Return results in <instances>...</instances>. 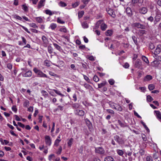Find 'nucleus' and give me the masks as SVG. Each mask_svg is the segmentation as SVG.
<instances>
[{"label":"nucleus","mask_w":161,"mask_h":161,"mask_svg":"<svg viewBox=\"0 0 161 161\" xmlns=\"http://www.w3.org/2000/svg\"><path fill=\"white\" fill-rule=\"evenodd\" d=\"M99 25H100L101 29L103 31H105L107 28V25L104 23L103 20H99L97 22L96 27L98 28Z\"/></svg>","instance_id":"obj_1"},{"label":"nucleus","mask_w":161,"mask_h":161,"mask_svg":"<svg viewBox=\"0 0 161 161\" xmlns=\"http://www.w3.org/2000/svg\"><path fill=\"white\" fill-rule=\"evenodd\" d=\"M33 71L35 74L38 75V76L39 77H42V78H49V77L47 76L46 74H44L41 70L38 69L36 68H34L33 69Z\"/></svg>","instance_id":"obj_2"},{"label":"nucleus","mask_w":161,"mask_h":161,"mask_svg":"<svg viewBox=\"0 0 161 161\" xmlns=\"http://www.w3.org/2000/svg\"><path fill=\"white\" fill-rule=\"evenodd\" d=\"M45 141L46 144L48 146H50L52 144V139L49 136H45Z\"/></svg>","instance_id":"obj_3"},{"label":"nucleus","mask_w":161,"mask_h":161,"mask_svg":"<svg viewBox=\"0 0 161 161\" xmlns=\"http://www.w3.org/2000/svg\"><path fill=\"white\" fill-rule=\"evenodd\" d=\"M74 113L76 115L80 116H82L84 115L85 112L84 111L81 109H76L74 111Z\"/></svg>","instance_id":"obj_4"},{"label":"nucleus","mask_w":161,"mask_h":161,"mask_svg":"<svg viewBox=\"0 0 161 161\" xmlns=\"http://www.w3.org/2000/svg\"><path fill=\"white\" fill-rule=\"evenodd\" d=\"M95 152L100 154H103L105 153L104 149L101 147H96L95 148Z\"/></svg>","instance_id":"obj_5"},{"label":"nucleus","mask_w":161,"mask_h":161,"mask_svg":"<svg viewBox=\"0 0 161 161\" xmlns=\"http://www.w3.org/2000/svg\"><path fill=\"white\" fill-rule=\"evenodd\" d=\"M108 14L113 18L115 17L114 12L113 9L110 8H108L106 9Z\"/></svg>","instance_id":"obj_6"},{"label":"nucleus","mask_w":161,"mask_h":161,"mask_svg":"<svg viewBox=\"0 0 161 161\" xmlns=\"http://www.w3.org/2000/svg\"><path fill=\"white\" fill-rule=\"evenodd\" d=\"M161 14L158 12V10H157V11L156 15L155 17V20H154L155 24H156L157 22H159L161 19Z\"/></svg>","instance_id":"obj_7"},{"label":"nucleus","mask_w":161,"mask_h":161,"mask_svg":"<svg viewBox=\"0 0 161 161\" xmlns=\"http://www.w3.org/2000/svg\"><path fill=\"white\" fill-rule=\"evenodd\" d=\"M133 26L137 28L142 29H144L145 28V26L144 25L138 23H134Z\"/></svg>","instance_id":"obj_8"},{"label":"nucleus","mask_w":161,"mask_h":161,"mask_svg":"<svg viewBox=\"0 0 161 161\" xmlns=\"http://www.w3.org/2000/svg\"><path fill=\"white\" fill-rule=\"evenodd\" d=\"M161 51V45H158L154 51V54L157 55L159 54Z\"/></svg>","instance_id":"obj_9"},{"label":"nucleus","mask_w":161,"mask_h":161,"mask_svg":"<svg viewBox=\"0 0 161 161\" xmlns=\"http://www.w3.org/2000/svg\"><path fill=\"white\" fill-rule=\"evenodd\" d=\"M147 9L146 7H142L139 9V12L142 14H145L147 12Z\"/></svg>","instance_id":"obj_10"},{"label":"nucleus","mask_w":161,"mask_h":161,"mask_svg":"<svg viewBox=\"0 0 161 161\" xmlns=\"http://www.w3.org/2000/svg\"><path fill=\"white\" fill-rule=\"evenodd\" d=\"M114 140L119 144L122 143L123 142L122 139L119 136L116 135L114 136Z\"/></svg>","instance_id":"obj_11"},{"label":"nucleus","mask_w":161,"mask_h":161,"mask_svg":"<svg viewBox=\"0 0 161 161\" xmlns=\"http://www.w3.org/2000/svg\"><path fill=\"white\" fill-rule=\"evenodd\" d=\"M24 106L28 108V110L29 111H30V107H29L30 102L28 100H25V101L24 104Z\"/></svg>","instance_id":"obj_12"},{"label":"nucleus","mask_w":161,"mask_h":161,"mask_svg":"<svg viewBox=\"0 0 161 161\" xmlns=\"http://www.w3.org/2000/svg\"><path fill=\"white\" fill-rule=\"evenodd\" d=\"M154 112L156 114L157 119L161 122V113L158 111H154Z\"/></svg>","instance_id":"obj_13"},{"label":"nucleus","mask_w":161,"mask_h":161,"mask_svg":"<svg viewBox=\"0 0 161 161\" xmlns=\"http://www.w3.org/2000/svg\"><path fill=\"white\" fill-rule=\"evenodd\" d=\"M45 1V0H41L39 3L38 8H40L44 6Z\"/></svg>","instance_id":"obj_14"},{"label":"nucleus","mask_w":161,"mask_h":161,"mask_svg":"<svg viewBox=\"0 0 161 161\" xmlns=\"http://www.w3.org/2000/svg\"><path fill=\"white\" fill-rule=\"evenodd\" d=\"M126 11L128 16H130L131 15L132 11L130 8L127 7L126 9Z\"/></svg>","instance_id":"obj_15"},{"label":"nucleus","mask_w":161,"mask_h":161,"mask_svg":"<svg viewBox=\"0 0 161 161\" xmlns=\"http://www.w3.org/2000/svg\"><path fill=\"white\" fill-rule=\"evenodd\" d=\"M74 139L73 138H71L68 140L67 142V145L69 147H70L73 143Z\"/></svg>","instance_id":"obj_16"},{"label":"nucleus","mask_w":161,"mask_h":161,"mask_svg":"<svg viewBox=\"0 0 161 161\" xmlns=\"http://www.w3.org/2000/svg\"><path fill=\"white\" fill-rule=\"evenodd\" d=\"M35 19L37 22L39 23H42L43 22V20L41 17H36L35 18Z\"/></svg>","instance_id":"obj_17"},{"label":"nucleus","mask_w":161,"mask_h":161,"mask_svg":"<svg viewBox=\"0 0 161 161\" xmlns=\"http://www.w3.org/2000/svg\"><path fill=\"white\" fill-rule=\"evenodd\" d=\"M141 64V61L140 60L137 59L136 61L135 66L136 67H139L140 66Z\"/></svg>","instance_id":"obj_18"},{"label":"nucleus","mask_w":161,"mask_h":161,"mask_svg":"<svg viewBox=\"0 0 161 161\" xmlns=\"http://www.w3.org/2000/svg\"><path fill=\"white\" fill-rule=\"evenodd\" d=\"M114 158L111 156H108L105 158L104 161H113Z\"/></svg>","instance_id":"obj_19"},{"label":"nucleus","mask_w":161,"mask_h":161,"mask_svg":"<svg viewBox=\"0 0 161 161\" xmlns=\"http://www.w3.org/2000/svg\"><path fill=\"white\" fill-rule=\"evenodd\" d=\"M44 64L45 66L49 67L51 65V62L47 60H46L44 61Z\"/></svg>","instance_id":"obj_20"},{"label":"nucleus","mask_w":161,"mask_h":161,"mask_svg":"<svg viewBox=\"0 0 161 161\" xmlns=\"http://www.w3.org/2000/svg\"><path fill=\"white\" fill-rule=\"evenodd\" d=\"M118 123L122 127H124L126 126L124 122H122L120 120H118Z\"/></svg>","instance_id":"obj_21"},{"label":"nucleus","mask_w":161,"mask_h":161,"mask_svg":"<svg viewBox=\"0 0 161 161\" xmlns=\"http://www.w3.org/2000/svg\"><path fill=\"white\" fill-rule=\"evenodd\" d=\"M142 60L145 62L147 64H149V61L148 58L145 56H142Z\"/></svg>","instance_id":"obj_22"},{"label":"nucleus","mask_w":161,"mask_h":161,"mask_svg":"<svg viewBox=\"0 0 161 161\" xmlns=\"http://www.w3.org/2000/svg\"><path fill=\"white\" fill-rule=\"evenodd\" d=\"M107 83V82L106 81H103V82L98 84V88H101L102 87L104 86Z\"/></svg>","instance_id":"obj_23"},{"label":"nucleus","mask_w":161,"mask_h":161,"mask_svg":"<svg viewBox=\"0 0 161 161\" xmlns=\"http://www.w3.org/2000/svg\"><path fill=\"white\" fill-rule=\"evenodd\" d=\"M152 79V76L150 75H147L144 78V80L149 81Z\"/></svg>","instance_id":"obj_24"},{"label":"nucleus","mask_w":161,"mask_h":161,"mask_svg":"<svg viewBox=\"0 0 161 161\" xmlns=\"http://www.w3.org/2000/svg\"><path fill=\"white\" fill-rule=\"evenodd\" d=\"M114 109L117 110L119 111H121L122 110V107L119 105L117 104Z\"/></svg>","instance_id":"obj_25"},{"label":"nucleus","mask_w":161,"mask_h":161,"mask_svg":"<svg viewBox=\"0 0 161 161\" xmlns=\"http://www.w3.org/2000/svg\"><path fill=\"white\" fill-rule=\"evenodd\" d=\"M61 141V140L59 139H57L55 141L54 145L56 147H57L58 145L59 142Z\"/></svg>","instance_id":"obj_26"},{"label":"nucleus","mask_w":161,"mask_h":161,"mask_svg":"<svg viewBox=\"0 0 161 161\" xmlns=\"http://www.w3.org/2000/svg\"><path fill=\"white\" fill-rule=\"evenodd\" d=\"M53 46L55 47L57 50H58L59 51H61L62 50V49L61 47L58 45L57 44L55 43H53Z\"/></svg>","instance_id":"obj_27"},{"label":"nucleus","mask_w":161,"mask_h":161,"mask_svg":"<svg viewBox=\"0 0 161 161\" xmlns=\"http://www.w3.org/2000/svg\"><path fill=\"white\" fill-rule=\"evenodd\" d=\"M109 104L110 107L113 109H114L117 104L112 102H109Z\"/></svg>","instance_id":"obj_28"},{"label":"nucleus","mask_w":161,"mask_h":161,"mask_svg":"<svg viewBox=\"0 0 161 161\" xmlns=\"http://www.w3.org/2000/svg\"><path fill=\"white\" fill-rule=\"evenodd\" d=\"M58 5L61 7H65L67 6V4L62 1H60L58 3Z\"/></svg>","instance_id":"obj_29"},{"label":"nucleus","mask_w":161,"mask_h":161,"mask_svg":"<svg viewBox=\"0 0 161 161\" xmlns=\"http://www.w3.org/2000/svg\"><path fill=\"white\" fill-rule=\"evenodd\" d=\"M53 91L58 95H59L61 97H64V95L62 94L59 91H58L55 89H53Z\"/></svg>","instance_id":"obj_30"},{"label":"nucleus","mask_w":161,"mask_h":161,"mask_svg":"<svg viewBox=\"0 0 161 161\" xmlns=\"http://www.w3.org/2000/svg\"><path fill=\"white\" fill-rule=\"evenodd\" d=\"M113 33L112 31L111 30H108L106 31V35L108 36H111Z\"/></svg>","instance_id":"obj_31"},{"label":"nucleus","mask_w":161,"mask_h":161,"mask_svg":"<svg viewBox=\"0 0 161 161\" xmlns=\"http://www.w3.org/2000/svg\"><path fill=\"white\" fill-rule=\"evenodd\" d=\"M84 12L83 11H81L79 12L78 13V17L79 18H81L84 14Z\"/></svg>","instance_id":"obj_32"},{"label":"nucleus","mask_w":161,"mask_h":161,"mask_svg":"<svg viewBox=\"0 0 161 161\" xmlns=\"http://www.w3.org/2000/svg\"><path fill=\"white\" fill-rule=\"evenodd\" d=\"M51 28L53 30L55 29L57 27V25L56 24L54 23H52L50 26Z\"/></svg>","instance_id":"obj_33"},{"label":"nucleus","mask_w":161,"mask_h":161,"mask_svg":"<svg viewBox=\"0 0 161 161\" xmlns=\"http://www.w3.org/2000/svg\"><path fill=\"white\" fill-rule=\"evenodd\" d=\"M47 49L49 53L51 54L53 53V49L51 46L48 47Z\"/></svg>","instance_id":"obj_34"},{"label":"nucleus","mask_w":161,"mask_h":161,"mask_svg":"<svg viewBox=\"0 0 161 161\" xmlns=\"http://www.w3.org/2000/svg\"><path fill=\"white\" fill-rule=\"evenodd\" d=\"M80 105L78 103H74L72 105V107L73 108H78L79 107Z\"/></svg>","instance_id":"obj_35"},{"label":"nucleus","mask_w":161,"mask_h":161,"mask_svg":"<svg viewBox=\"0 0 161 161\" xmlns=\"http://www.w3.org/2000/svg\"><path fill=\"white\" fill-rule=\"evenodd\" d=\"M82 27L84 28H87L88 27L87 23L86 22H83L82 24Z\"/></svg>","instance_id":"obj_36"},{"label":"nucleus","mask_w":161,"mask_h":161,"mask_svg":"<svg viewBox=\"0 0 161 161\" xmlns=\"http://www.w3.org/2000/svg\"><path fill=\"white\" fill-rule=\"evenodd\" d=\"M57 22L58 23L61 24H64L65 23V22L63 20H62L60 18H58L57 20Z\"/></svg>","instance_id":"obj_37"},{"label":"nucleus","mask_w":161,"mask_h":161,"mask_svg":"<svg viewBox=\"0 0 161 161\" xmlns=\"http://www.w3.org/2000/svg\"><path fill=\"white\" fill-rule=\"evenodd\" d=\"M155 88V86L153 84H150L148 85V88L150 91L152 90Z\"/></svg>","instance_id":"obj_38"},{"label":"nucleus","mask_w":161,"mask_h":161,"mask_svg":"<svg viewBox=\"0 0 161 161\" xmlns=\"http://www.w3.org/2000/svg\"><path fill=\"white\" fill-rule=\"evenodd\" d=\"M30 75V72L29 71H27L23 74V76L25 77H29Z\"/></svg>","instance_id":"obj_39"},{"label":"nucleus","mask_w":161,"mask_h":161,"mask_svg":"<svg viewBox=\"0 0 161 161\" xmlns=\"http://www.w3.org/2000/svg\"><path fill=\"white\" fill-rule=\"evenodd\" d=\"M45 12L46 14H48L49 15H52L53 14L52 11L49 9L46 10L45 11Z\"/></svg>","instance_id":"obj_40"},{"label":"nucleus","mask_w":161,"mask_h":161,"mask_svg":"<svg viewBox=\"0 0 161 161\" xmlns=\"http://www.w3.org/2000/svg\"><path fill=\"white\" fill-rule=\"evenodd\" d=\"M117 153L120 156H122L123 154V152L122 150L118 149L117 150Z\"/></svg>","instance_id":"obj_41"},{"label":"nucleus","mask_w":161,"mask_h":161,"mask_svg":"<svg viewBox=\"0 0 161 161\" xmlns=\"http://www.w3.org/2000/svg\"><path fill=\"white\" fill-rule=\"evenodd\" d=\"M62 150V147L61 146H60L59 148H58V151L56 152V153L58 155H59L61 154V152Z\"/></svg>","instance_id":"obj_42"},{"label":"nucleus","mask_w":161,"mask_h":161,"mask_svg":"<svg viewBox=\"0 0 161 161\" xmlns=\"http://www.w3.org/2000/svg\"><path fill=\"white\" fill-rule=\"evenodd\" d=\"M84 86L86 89H90L92 87L89 84L85 83L84 84Z\"/></svg>","instance_id":"obj_43"},{"label":"nucleus","mask_w":161,"mask_h":161,"mask_svg":"<svg viewBox=\"0 0 161 161\" xmlns=\"http://www.w3.org/2000/svg\"><path fill=\"white\" fill-rule=\"evenodd\" d=\"M83 75L84 78V79L85 80H86L87 81V82H88V83H90L91 82H90V80L89 79V78H88V77L87 76H86V75Z\"/></svg>","instance_id":"obj_44"},{"label":"nucleus","mask_w":161,"mask_h":161,"mask_svg":"<svg viewBox=\"0 0 161 161\" xmlns=\"http://www.w3.org/2000/svg\"><path fill=\"white\" fill-rule=\"evenodd\" d=\"M55 157V156L54 154H51L48 156V159L50 161H51L52 158Z\"/></svg>","instance_id":"obj_45"},{"label":"nucleus","mask_w":161,"mask_h":161,"mask_svg":"<svg viewBox=\"0 0 161 161\" xmlns=\"http://www.w3.org/2000/svg\"><path fill=\"white\" fill-rule=\"evenodd\" d=\"M79 2H76L72 4V6L73 8H75L79 5Z\"/></svg>","instance_id":"obj_46"},{"label":"nucleus","mask_w":161,"mask_h":161,"mask_svg":"<svg viewBox=\"0 0 161 161\" xmlns=\"http://www.w3.org/2000/svg\"><path fill=\"white\" fill-rule=\"evenodd\" d=\"M108 82L111 85H113L114 83V80L113 79L109 80Z\"/></svg>","instance_id":"obj_47"},{"label":"nucleus","mask_w":161,"mask_h":161,"mask_svg":"<svg viewBox=\"0 0 161 161\" xmlns=\"http://www.w3.org/2000/svg\"><path fill=\"white\" fill-rule=\"evenodd\" d=\"M59 31L61 32L65 33L67 32V30L66 28L63 27L60 28Z\"/></svg>","instance_id":"obj_48"},{"label":"nucleus","mask_w":161,"mask_h":161,"mask_svg":"<svg viewBox=\"0 0 161 161\" xmlns=\"http://www.w3.org/2000/svg\"><path fill=\"white\" fill-rule=\"evenodd\" d=\"M147 100L149 102H151L153 100V98L150 95H148L147 97Z\"/></svg>","instance_id":"obj_49"},{"label":"nucleus","mask_w":161,"mask_h":161,"mask_svg":"<svg viewBox=\"0 0 161 161\" xmlns=\"http://www.w3.org/2000/svg\"><path fill=\"white\" fill-rule=\"evenodd\" d=\"M132 39L135 44L137 45V42L136 37L135 36H132Z\"/></svg>","instance_id":"obj_50"},{"label":"nucleus","mask_w":161,"mask_h":161,"mask_svg":"<svg viewBox=\"0 0 161 161\" xmlns=\"http://www.w3.org/2000/svg\"><path fill=\"white\" fill-rule=\"evenodd\" d=\"M139 152L140 155L142 156L144 155L145 153V151L143 149H140L139 151Z\"/></svg>","instance_id":"obj_51"},{"label":"nucleus","mask_w":161,"mask_h":161,"mask_svg":"<svg viewBox=\"0 0 161 161\" xmlns=\"http://www.w3.org/2000/svg\"><path fill=\"white\" fill-rule=\"evenodd\" d=\"M22 9L25 11H26L28 10V8L25 4H23L22 6Z\"/></svg>","instance_id":"obj_52"},{"label":"nucleus","mask_w":161,"mask_h":161,"mask_svg":"<svg viewBox=\"0 0 161 161\" xmlns=\"http://www.w3.org/2000/svg\"><path fill=\"white\" fill-rule=\"evenodd\" d=\"M93 80L95 82H98L99 80V79L97 76L95 75L93 77Z\"/></svg>","instance_id":"obj_53"},{"label":"nucleus","mask_w":161,"mask_h":161,"mask_svg":"<svg viewBox=\"0 0 161 161\" xmlns=\"http://www.w3.org/2000/svg\"><path fill=\"white\" fill-rule=\"evenodd\" d=\"M106 111L108 113L111 114H114V113L113 110L110 109H106Z\"/></svg>","instance_id":"obj_54"},{"label":"nucleus","mask_w":161,"mask_h":161,"mask_svg":"<svg viewBox=\"0 0 161 161\" xmlns=\"http://www.w3.org/2000/svg\"><path fill=\"white\" fill-rule=\"evenodd\" d=\"M7 67L9 69H11L12 68V66L10 63H8L7 64Z\"/></svg>","instance_id":"obj_55"},{"label":"nucleus","mask_w":161,"mask_h":161,"mask_svg":"<svg viewBox=\"0 0 161 161\" xmlns=\"http://www.w3.org/2000/svg\"><path fill=\"white\" fill-rule=\"evenodd\" d=\"M41 93L42 94V95L44 96H47L48 95V93L47 92L44 90H42L41 91Z\"/></svg>","instance_id":"obj_56"},{"label":"nucleus","mask_w":161,"mask_h":161,"mask_svg":"<svg viewBox=\"0 0 161 161\" xmlns=\"http://www.w3.org/2000/svg\"><path fill=\"white\" fill-rule=\"evenodd\" d=\"M141 91L142 92H144L146 90V88L145 87H141L139 88Z\"/></svg>","instance_id":"obj_57"},{"label":"nucleus","mask_w":161,"mask_h":161,"mask_svg":"<svg viewBox=\"0 0 161 161\" xmlns=\"http://www.w3.org/2000/svg\"><path fill=\"white\" fill-rule=\"evenodd\" d=\"M88 59L91 61H93L95 60L94 57L92 56H90L88 57Z\"/></svg>","instance_id":"obj_58"},{"label":"nucleus","mask_w":161,"mask_h":161,"mask_svg":"<svg viewBox=\"0 0 161 161\" xmlns=\"http://www.w3.org/2000/svg\"><path fill=\"white\" fill-rule=\"evenodd\" d=\"M147 161H152V158L151 156H147L146 158Z\"/></svg>","instance_id":"obj_59"},{"label":"nucleus","mask_w":161,"mask_h":161,"mask_svg":"<svg viewBox=\"0 0 161 161\" xmlns=\"http://www.w3.org/2000/svg\"><path fill=\"white\" fill-rule=\"evenodd\" d=\"M12 109L15 112H16L17 111V109L15 106H13L12 108Z\"/></svg>","instance_id":"obj_60"},{"label":"nucleus","mask_w":161,"mask_h":161,"mask_svg":"<svg viewBox=\"0 0 161 161\" xmlns=\"http://www.w3.org/2000/svg\"><path fill=\"white\" fill-rule=\"evenodd\" d=\"M90 0H82V2L85 4H86L89 2Z\"/></svg>","instance_id":"obj_61"},{"label":"nucleus","mask_w":161,"mask_h":161,"mask_svg":"<svg viewBox=\"0 0 161 161\" xmlns=\"http://www.w3.org/2000/svg\"><path fill=\"white\" fill-rule=\"evenodd\" d=\"M45 147L46 148H44V150L43 151V152L45 154H46L48 153V148H47V146H45Z\"/></svg>","instance_id":"obj_62"},{"label":"nucleus","mask_w":161,"mask_h":161,"mask_svg":"<svg viewBox=\"0 0 161 161\" xmlns=\"http://www.w3.org/2000/svg\"><path fill=\"white\" fill-rule=\"evenodd\" d=\"M18 125L20 127L24 128L25 127V125L24 124H23L22 123H21V122H18Z\"/></svg>","instance_id":"obj_63"},{"label":"nucleus","mask_w":161,"mask_h":161,"mask_svg":"<svg viewBox=\"0 0 161 161\" xmlns=\"http://www.w3.org/2000/svg\"><path fill=\"white\" fill-rule=\"evenodd\" d=\"M49 74L52 76H56V75L51 71H49Z\"/></svg>","instance_id":"obj_64"}]
</instances>
